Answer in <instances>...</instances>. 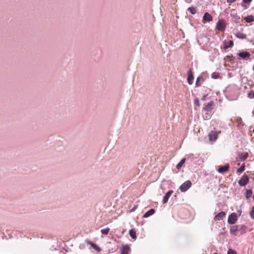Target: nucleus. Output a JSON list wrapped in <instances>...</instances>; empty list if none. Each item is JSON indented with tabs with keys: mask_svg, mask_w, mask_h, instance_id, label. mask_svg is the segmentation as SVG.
I'll return each mask as SVG.
<instances>
[{
	"mask_svg": "<svg viewBox=\"0 0 254 254\" xmlns=\"http://www.w3.org/2000/svg\"><path fill=\"white\" fill-rule=\"evenodd\" d=\"M214 106V102L213 101H211L205 105V106L203 108V110L207 112H211Z\"/></svg>",
	"mask_w": 254,
	"mask_h": 254,
	"instance_id": "10",
	"label": "nucleus"
},
{
	"mask_svg": "<svg viewBox=\"0 0 254 254\" xmlns=\"http://www.w3.org/2000/svg\"><path fill=\"white\" fill-rule=\"evenodd\" d=\"M213 254H217V253H213Z\"/></svg>",
	"mask_w": 254,
	"mask_h": 254,
	"instance_id": "47",
	"label": "nucleus"
},
{
	"mask_svg": "<svg viewBox=\"0 0 254 254\" xmlns=\"http://www.w3.org/2000/svg\"><path fill=\"white\" fill-rule=\"evenodd\" d=\"M245 20L246 22L250 23L254 21V16L252 15H249L245 17Z\"/></svg>",
	"mask_w": 254,
	"mask_h": 254,
	"instance_id": "21",
	"label": "nucleus"
},
{
	"mask_svg": "<svg viewBox=\"0 0 254 254\" xmlns=\"http://www.w3.org/2000/svg\"><path fill=\"white\" fill-rule=\"evenodd\" d=\"M241 5L243 6L245 9H247L248 6L246 4H244L243 3H241Z\"/></svg>",
	"mask_w": 254,
	"mask_h": 254,
	"instance_id": "40",
	"label": "nucleus"
},
{
	"mask_svg": "<svg viewBox=\"0 0 254 254\" xmlns=\"http://www.w3.org/2000/svg\"><path fill=\"white\" fill-rule=\"evenodd\" d=\"M87 243H88L89 245H90V246H91V247H92V244H94V243H93V242H91V241H88V242H87Z\"/></svg>",
	"mask_w": 254,
	"mask_h": 254,
	"instance_id": "42",
	"label": "nucleus"
},
{
	"mask_svg": "<svg viewBox=\"0 0 254 254\" xmlns=\"http://www.w3.org/2000/svg\"><path fill=\"white\" fill-rule=\"evenodd\" d=\"M230 166L229 164H226L224 166H220L217 170L218 172L220 173H224L229 170Z\"/></svg>",
	"mask_w": 254,
	"mask_h": 254,
	"instance_id": "15",
	"label": "nucleus"
},
{
	"mask_svg": "<svg viewBox=\"0 0 254 254\" xmlns=\"http://www.w3.org/2000/svg\"><path fill=\"white\" fill-rule=\"evenodd\" d=\"M129 234L132 239H135L136 238V231L134 229H130L129 231Z\"/></svg>",
	"mask_w": 254,
	"mask_h": 254,
	"instance_id": "23",
	"label": "nucleus"
},
{
	"mask_svg": "<svg viewBox=\"0 0 254 254\" xmlns=\"http://www.w3.org/2000/svg\"><path fill=\"white\" fill-rule=\"evenodd\" d=\"M237 55L244 60H246L251 56L250 53L247 51L239 52L237 54Z\"/></svg>",
	"mask_w": 254,
	"mask_h": 254,
	"instance_id": "8",
	"label": "nucleus"
},
{
	"mask_svg": "<svg viewBox=\"0 0 254 254\" xmlns=\"http://www.w3.org/2000/svg\"><path fill=\"white\" fill-rule=\"evenodd\" d=\"M252 0H243V2L246 4V3H250Z\"/></svg>",
	"mask_w": 254,
	"mask_h": 254,
	"instance_id": "37",
	"label": "nucleus"
},
{
	"mask_svg": "<svg viewBox=\"0 0 254 254\" xmlns=\"http://www.w3.org/2000/svg\"><path fill=\"white\" fill-rule=\"evenodd\" d=\"M227 254H237L235 251L230 249L227 252Z\"/></svg>",
	"mask_w": 254,
	"mask_h": 254,
	"instance_id": "34",
	"label": "nucleus"
},
{
	"mask_svg": "<svg viewBox=\"0 0 254 254\" xmlns=\"http://www.w3.org/2000/svg\"><path fill=\"white\" fill-rule=\"evenodd\" d=\"M236 122L237 123V127L239 129H241L244 126V124L242 121V118L241 117H237L236 119Z\"/></svg>",
	"mask_w": 254,
	"mask_h": 254,
	"instance_id": "17",
	"label": "nucleus"
},
{
	"mask_svg": "<svg viewBox=\"0 0 254 254\" xmlns=\"http://www.w3.org/2000/svg\"><path fill=\"white\" fill-rule=\"evenodd\" d=\"M207 96V94L203 95L201 98V100L204 101L206 99V97Z\"/></svg>",
	"mask_w": 254,
	"mask_h": 254,
	"instance_id": "39",
	"label": "nucleus"
},
{
	"mask_svg": "<svg viewBox=\"0 0 254 254\" xmlns=\"http://www.w3.org/2000/svg\"><path fill=\"white\" fill-rule=\"evenodd\" d=\"M155 212V210L153 208L150 209L149 210L147 211L143 215V218H147L152 215L154 214Z\"/></svg>",
	"mask_w": 254,
	"mask_h": 254,
	"instance_id": "19",
	"label": "nucleus"
},
{
	"mask_svg": "<svg viewBox=\"0 0 254 254\" xmlns=\"http://www.w3.org/2000/svg\"><path fill=\"white\" fill-rule=\"evenodd\" d=\"M253 115L254 116V112H253Z\"/></svg>",
	"mask_w": 254,
	"mask_h": 254,
	"instance_id": "46",
	"label": "nucleus"
},
{
	"mask_svg": "<svg viewBox=\"0 0 254 254\" xmlns=\"http://www.w3.org/2000/svg\"><path fill=\"white\" fill-rule=\"evenodd\" d=\"M203 20L206 22H210L212 21V16L207 12L204 13L203 16Z\"/></svg>",
	"mask_w": 254,
	"mask_h": 254,
	"instance_id": "16",
	"label": "nucleus"
},
{
	"mask_svg": "<svg viewBox=\"0 0 254 254\" xmlns=\"http://www.w3.org/2000/svg\"><path fill=\"white\" fill-rule=\"evenodd\" d=\"M248 97L251 98L253 99L254 98V92H251L248 94Z\"/></svg>",
	"mask_w": 254,
	"mask_h": 254,
	"instance_id": "35",
	"label": "nucleus"
},
{
	"mask_svg": "<svg viewBox=\"0 0 254 254\" xmlns=\"http://www.w3.org/2000/svg\"><path fill=\"white\" fill-rule=\"evenodd\" d=\"M231 16H232V14H231ZM233 18L235 20V21L237 24H240L241 18L239 15H238L237 14H236L233 16Z\"/></svg>",
	"mask_w": 254,
	"mask_h": 254,
	"instance_id": "25",
	"label": "nucleus"
},
{
	"mask_svg": "<svg viewBox=\"0 0 254 254\" xmlns=\"http://www.w3.org/2000/svg\"><path fill=\"white\" fill-rule=\"evenodd\" d=\"M138 207V205H134L130 210V212H133L134 211H135V210L137 209Z\"/></svg>",
	"mask_w": 254,
	"mask_h": 254,
	"instance_id": "36",
	"label": "nucleus"
},
{
	"mask_svg": "<svg viewBox=\"0 0 254 254\" xmlns=\"http://www.w3.org/2000/svg\"><path fill=\"white\" fill-rule=\"evenodd\" d=\"M245 164L243 163L238 169L237 172L241 173L245 171Z\"/></svg>",
	"mask_w": 254,
	"mask_h": 254,
	"instance_id": "29",
	"label": "nucleus"
},
{
	"mask_svg": "<svg viewBox=\"0 0 254 254\" xmlns=\"http://www.w3.org/2000/svg\"><path fill=\"white\" fill-rule=\"evenodd\" d=\"M211 77L213 79H218L220 77L219 73L217 72H214L211 74Z\"/></svg>",
	"mask_w": 254,
	"mask_h": 254,
	"instance_id": "30",
	"label": "nucleus"
},
{
	"mask_svg": "<svg viewBox=\"0 0 254 254\" xmlns=\"http://www.w3.org/2000/svg\"><path fill=\"white\" fill-rule=\"evenodd\" d=\"M187 81L189 84L191 85L193 83L194 76L192 72V69L190 68L187 73Z\"/></svg>",
	"mask_w": 254,
	"mask_h": 254,
	"instance_id": "7",
	"label": "nucleus"
},
{
	"mask_svg": "<svg viewBox=\"0 0 254 254\" xmlns=\"http://www.w3.org/2000/svg\"><path fill=\"white\" fill-rule=\"evenodd\" d=\"M206 115H208V116H209V115L208 113H206Z\"/></svg>",
	"mask_w": 254,
	"mask_h": 254,
	"instance_id": "45",
	"label": "nucleus"
},
{
	"mask_svg": "<svg viewBox=\"0 0 254 254\" xmlns=\"http://www.w3.org/2000/svg\"><path fill=\"white\" fill-rule=\"evenodd\" d=\"M205 80V78H203L202 75H200V76H199L197 79H196V82H195V87H199L201 85L202 83L203 82H204Z\"/></svg>",
	"mask_w": 254,
	"mask_h": 254,
	"instance_id": "14",
	"label": "nucleus"
},
{
	"mask_svg": "<svg viewBox=\"0 0 254 254\" xmlns=\"http://www.w3.org/2000/svg\"><path fill=\"white\" fill-rule=\"evenodd\" d=\"M192 0H185V2L188 3H190L192 2Z\"/></svg>",
	"mask_w": 254,
	"mask_h": 254,
	"instance_id": "41",
	"label": "nucleus"
},
{
	"mask_svg": "<svg viewBox=\"0 0 254 254\" xmlns=\"http://www.w3.org/2000/svg\"><path fill=\"white\" fill-rule=\"evenodd\" d=\"M234 45V43L232 40H230L228 42H224V49H227L229 48H232Z\"/></svg>",
	"mask_w": 254,
	"mask_h": 254,
	"instance_id": "18",
	"label": "nucleus"
},
{
	"mask_svg": "<svg viewBox=\"0 0 254 254\" xmlns=\"http://www.w3.org/2000/svg\"><path fill=\"white\" fill-rule=\"evenodd\" d=\"M186 160V158H183L180 161V162L177 165L176 168L178 169V170H179L183 166V165L185 163Z\"/></svg>",
	"mask_w": 254,
	"mask_h": 254,
	"instance_id": "24",
	"label": "nucleus"
},
{
	"mask_svg": "<svg viewBox=\"0 0 254 254\" xmlns=\"http://www.w3.org/2000/svg\"><path fill=\"white\" fill-rule=\"evenodd\" d=\"M191 186V182L188 180L185 182L180 187V190L182 192L186 191Z\"/></svg>",
	"mask_w": 254,
	"mask_h": 254,
	"instance_id": "5",
	"label": "nucleus"
},
{
	"mask_svg": "<svg viewBox=\"0 0 254 254\" xmlns=\"http://www.w3.org/2000/svg\"><path fill=\"white\" fill-rule=\"evenodd\" d=\"M235 36L239 39H244L247 37V35L245 34H244L241 32H237L235 34Z\"/></svg>",
	"mask_w": 254,
	"mask_h": 254,
	"instance_id": "20",
	"label": "nucleus"
},
{
	"mask_svg": "<svg viewBox=\"0 0 254 254\" xmlns=\"http://www.w3.org/2000/svg\"><path fill=\"white\" fill-rule=\"evenodd\" d=\"M92 248L98 252H100L102 251V249L96 244H92Z\"/></svg>",
	"mask_w": 254,
	"mask_h": 254,
	"instance_id": "27",
	"label": "nucleus"
},
{
	"mask_svg": "<svg viewBox=\"0 0 254 254\" xmlns=\"http://www.w3.org/2000/svg\"><path fill=\"white\" fill-rule=\"evenodd\" d=\"M218 132L217 131H211L208 134L209 141L211 142L215 141L218 138Z\"/></svg>",
	"mask_w": 254,
	"mask_h": 254,
	"instance_id": "6",
	"label": "nucleus"
},
{
	"mask_svg": "<svg viewBox=\"0 0 254 254\" xmlns=\"http://www.w3.org/2000/svg\"><path fill=\"white\" fill-rule=\"evenodd\" d=\"M237 0H227V2L229 3H232L235 2Z\"/></svg>",
	"mask_w": 254,
	"mask_h": 254,
	"instance_id": "38",
	"label": "nucleus"
},
{
	"mask_svg": "<svg viewBox=\"0 0 254 254\" xmlns=\"http://www.w3.org/2000/svg\"><path fill=\"white\" fill-rule=\"evenodd\" d=\"M226 58L231 62H233L235 59V58L233 56V55L227 56Z\"/></svg>",
	"mask_w": 254,
	"mask_h": 254,
	"instance_id": "33",
	"label": "nucleus"
},
{
	"mask_svg": "<svg viewBox=\"0 0 254 254\" xmlns=\"http://www.w3.org/2000/svg\"><path fill=\"white\" fill-rule=\"evenodd\" d=\"M173 193V190H170L166 193L162 200V202L163 204H165L168 202L169 197L171 196Z\"/></svg>",
	"mask_w": 254,
	"mask_h": 254,
	"instance_id": "13",
	"label": "nucleus"
},
{
	"mask_svg": "<svg viewBox=\"0 0 254 254\" xmlns=\"http://www.w3.org/2000/svg\"><path fill=\"white\" fill-rule=\"evenodd\" d=\"M188 10L191 14H194L196 13V8L195 7L191 6L189 7L188 8Z\"/></svg>",
	"mask_w": 254,
	"mask_h": 254,
	"instance_id": "26",
	"label": "nucleus"
},
{
	"mask_svg": "<svg viewBox=\"0 0 254 254\" xmlns=\"http://www.w3.org/2000/svg\"><path fill=\"white\" fill-rule=\"evenodd\" d=\"M194 104L197 107L200 106L199 100L198 98H195L194 100Z\"/></svg>",
	"mask_w": 254,
	"mask_h": 254,
	"instance_id": "32",
	"label": "nucleus"
},
{
	"mask_svg": "<svg viewBox=\"0 0 254 254\" xmlns=\"http://www.w3.org/2000/svg\"><path fill=\"white\" fill-rule=\"evenodd\" d=\"M226 214L225 212L221 211L215 216L214 217V220L216 221L222 220L223 218L225 217Z\"/></svg>",
	"mask_w": 254,
	"mask_h": 254,
	"instance_id": "11",
	"label": "nucleus"
},
{
	"mask_svg": "<svg viewBox=\"0 0 254 254\" xmlns=\"http://www.w3.org/2000/svg\"><path fill=\"white\" fill-rule=\"evenodd\" d=\"M238 220V216L237 213L233 212L230 214L228 218V223L233 225L236 223Z\"/></svg>",
	"mask_w": 254,
	"mask_h": 254,
	"instance_id": "3",
	"label": "nucleus"
},
{
	"mask_svg": "<svg viewBox=\"0 0 254 254\" xmlns=\"http://www.w3.org/2000/svg\"><path fill=\"white\" fill-rule=\"evenodd\" d=\"M226 27V22L223 19H219L216 23V29L221 32H223L225 31Z\"/></svg>",
	"mask_w": 254,
	"mask_h": 254,
	"instance_id": "2",
	"label": "nucleus"
},
{
	"mask_svg": "<svg viewBox=\"0 0 254 254\" xmlns=\"http://www.w3.org/2000/svg\"><path fill=\"white\" fill-rule=\"evenodd\" d=\"M249 182V178L247 175H244L238 181V184L242 187L245 186Z\"/></svg>",
	"mask_w": 254,
	"mask_h": 254,
	"instance_id": "4",
	"label": "nucleus"
},
{
	"mask_svg": "<svg viewBox=\"0 0 254 254\" xmlns=\"http://www.w3.org/2000/svg\"><path fill=\"white\" fill-rule=\"evenodd\" d=\"M247 229V226L245 225H234L230 227V233L234 236H237L238 232H239L241 235H243L246 233Z\"/></svg>",
	"mask_w": 254,
	"mask_h": 254,
	"instance_id": "1",
	"label": "nucleus"
},
{
	"mask_svg": "<svg viewBox=\"0 0 254 254\" xmlns=\"http://www.w3.org/2000/svg\"><path fill=\"white\" fill-rule=\"evenodd\" d=\"M130 249L128 245H123L121 248V254H128Z\"/></svg>",
	"mask_w": 254,
	"mask_h": 254,
	"instance_id": "12",
	"label": "nucleus"
},
{
	"mask_svg": "<svg viewBox=\"0 0 254 254\" xmlns=\"http://www.w3.org/2000/svg\"><path fill=\"white\" fill-rule=\"evenodd\" d=\"M253 194V191L251 189L247 190L245 192V197L247 199H249L251 197Z\"/></svg>",
	"mask_w": 254,
	"mask_h": 254,
	"instance_id": "22",
	"label": "nucleus"
},
{
	"mask_svg": "<svg viewBox=\"0 0 254 254\" xmlns=\"http://www.w3.org/2000/svg\"><path fill=\"white\" fill-rule=\"evenodd\" d=\"M238 212L239 213V216H240L242 213V210H238Z\"/></svg>",
	"mask_w": 254,
	"mask_h": 254,
	"instance_id": "43",
	"label": "nucleus"
},
{
	"mask_svg": "<svg viewBox=\"0 0 254 254\" xmlns=\"http://www.w3.org/2000/svg\"><path fill=\"white\" fill-rule=\"evenodd\" d=\"M253 69L254 70V66H253Z\"/></svg>",
	"mask_w": 254,
	"mask_h": 254,
	"instance_id": "44",
	"label": "nucleus"
},
{
	"mask_svg": "<svg viewBox=\"0 0 254 254\" xmlns=\"http://www.w3.org/2000/svg\"><path fill=\"white\" fill-rule=\"evenodd\" d=\"M250 215L252 219L254 220V206L252 208V209L250 212Z\"/></svg>",
	"mask_w": 254,
	"mask_h": 254,
	"instance_id": "31",
	"label": "nucleus"
},
{
	"mask_svg": "<svg viewBox=\"0 0 254 254\" xmlns=\"http://www.w3.org/2000/svg\"><path fill=\"white\" fill-rule=\"evenodd\" d=\"M110 230V229L109 227H107L105 229H101V232L103 235H107L108 234Z\"/></svg>",
	"mask_w": 254,
	"mask_h": 254,
	"instance_id": "28",
	"label": "nucleus"
},
{
	"mask_svg": "<svg viewBox=\"0 0 254 254\" xmlns=\"http://www.w3.org/2000/svg\"><path fill=\"white\" fill-rule=\"evenodd\" d=\"M249 154L248 152H242L240 153L238 155V157L237 158L238 161H244L248 157Z\"/></svg>",
	"mask_w": 254,
	"mask_h": 254,
	"instance_id": "9",
	"label": "nucleus"
}]
</instances>
